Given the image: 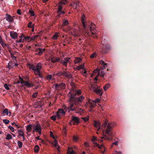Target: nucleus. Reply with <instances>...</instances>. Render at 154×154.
I'll return each instance as SVG.
<instances>
[{
  "instance_id": "13",
  "label": "nucleus",
  "mask_w": 154,
  "mask_h": 154,
  "mask_svg": "<svg viewBox=\"0 0 154 154\" xmlns=\"http://www.w3.org/2000/svg\"><path fill=\"white\" fill-rule=\"evenodd\" d=\"M33 127L34 128V130L36 132H38L39 134H41V128L39 124L38 123L35 125H34Z\"/></svg>"
},
{
  "instance_id": "64",
  "label": "nucleus",
  "mask_w": 154,
  "mask_h": 154,
  "mask_svg": "<svg viewBox=\"0 0 154 154\" xmlns=\"http://www.w3.org/2000/svg\"><path fill=\"white\" fill-rule=\"evenodd\" d=\"M113 154H121V153L119 152L115 151L113 152Z\"/></svg>"
},
{
  "instance_id": "50",
  "label": "nucleus",
  "mask_w": 154,
  "mask_h": 154,
  "mask_svg": "<svg viewBox=\"0 0 154 154\" xmlns=\"http://www.w3.org/2000/svg\"><path fill=\"white\" fill-rule=\"evenodd\" d=\"M73 139L75 142H76L78 139V138L77 137L73 136Z\"/></svg>"
},
{
  "instance_id": "40",
  "label": "nucleus",
  "mask_w": 154,
  "mask_h": 154,
  "mask_svg": "<svg viewBox=\"0 0 154 154\" xmlns=\"http://www.w3.org/2000/svg\"><path fill=\"white\" fill-rule=\"evenodd\" d=\"M61 63H63V65L66 66L67 65V62L64 60H62L60 61Z\"/></svg>"
},
{
  "instance_id": "16",
  "label": "nucleus",
  "mask_w": 154,
  "mask_h": 154,
  "mask_svg": "<svg viewBox=\"0 0 154 154\" xmlns=\"http://www.w3.org/2000/svg\"><path fill=\"white\" fill-rule=\"evenodd\" d=\"M6 20L8 22H13L14 21V18L11 16V15L8 14H7L5 16Z\"/></svg>"
},
{
  "instance_id": "52",
  "label": "nucleus",
  "mask_w": 154,
  "mask_h": 154,
  "mask_svg": "<svg viewBox=\"0 0 154 154\" xmlns=\"http://www.w3.org/2000/svg\"><path fill=\"white\" fill-rule=\"evenodd\" d=\"M36 106L35 107L36 108H40L42 107V105L39 103H36Z\"/></svg>"
},
{
  "instance_id": "6",
  "label": "nucleus",
  "mask_w": 154,
  "mask_h": 154,
  "mask_svg": "<svg viewBox=\"0 0 154 154\" xmlns=\"http://www.w3.org/2000/svg\"><path fill=\"white\" fill-rule=\"evenodd\" d=\"M81 91L79 90H77L75 91L74 93H69V96L72 99H75L79 98V97H75L76 95H79L81 94Z\"/></svg>"
},
{
  "instance_id": "26",
  "label": "nucleus",
  "mask_w": 154,
  "mask_h": 154,
  "mask_svg": "<svg viewBox=\"0 0 154 154\" xmlns=\"http://www.w3.org/2000/svg\"><path fill=\"white\" fill-rule=\"evenodd\" d=\"M34 151L35 153L38 152L39 150V147L38 145H36L34 147Z\"/></svg>"
},
{
  "instance_id": "30",
  "label": "nucleus",
  "mask_w": 154,
  "mask_h": 154,
  "mask_svg": "<svg viewBox=\"0 0 154 154\" xmlns=\"http://www.w3.org/2000/svg\"><path fill=\"white\" fill-rule=\"evenodd\" d=\"M97 72H98V74H97V76H98L99 75V74H100V71H99L97 69L94 70L93 71L92 74L93 75H94V74L96 73H97Z\"/></svg>"
},
{
  "instance_id": "54",
  "label": "nucleus",
  "mask_w": 154,
  "mask_h": 154,
  "mask_svg": "<svg viewBox=\"0 0 154 154\" xmlns=\"http://www.w3.org/2000/svg\"><path fill=\"white\" fill-rule=\"evenodd\" d=\"M51 119L53 121H55L56 120V116H53L51 117Z\"/></svg>"
},
{
  "instance_id": "23",
  "label": "nucleus",
  "mask_w": 154,
  "mask_h": 154,
  "mask_svg": "<svg viewBox=\"0 0 154 154\" xmlns=\"http://www.w3.org/2000/svg\"><path fill=\"white\" fill-rule=\"evenodd\" d=\"M76 111H74L75 112L77 113H81V112H83L84 110L82 108H78L77 107H75Z\"/></svg>"
},
{
  "instance_id": "43",
  "label": "nucleus",
  "mask_w": 154,
  "mask_h": 154,
  "mask_svg": "<svg viewBox=\"0 0 154 154\" xmlns=\"http://www.w3.org/2000/svg\"><path fill=\"white\" fill-rule=\"evenodd\" d=\"M118 141H115L114 142L112 143L111 146V147L112 148L113 146V145H115L116 146H117L118 145Z\"/></svg>"
},
{
  "instance_id": "49",
  "label": "nucleus",
  "mask_w": 154,
  "mask_h": 154,
  "mask_svg": "<svg viewBox=\"0 0 154 154\" xmlns=\"http://www.w3.org/2000/svg\"><path fill=\"white\" fill-rule=\"evenodd\" d=\"M8 128L10 129V130L12 132H14V128L11 126H8Z\"/></svg>"
},
{
  "instance_id": "33",
  "label": "nucleus",
  "mask_w": 154,
  "mask_h": 154,
  "mask_svg": "<svg viewBox=\"0 0 154 154\" xmlns=\"http://www.w3.org/2000/svg\"><path fill=\"white\" fill-rule=\"evenodd\" d=\"M83 68L85 69L84 67V65H79V66H78L77 67H76V69L77 70H79L81 69H82Z\"/></svg>"
},
{
  "instance_id": "17",
  "label": "nucleus",
  "mask_w": 154,
  "mask_h": 154,
  "mask_svg": "<svg viewBox=\"0 0 154 154\" xmlns=\"http://www.w3.org/2000/svg\"><path fill=\"white\" fill-rule=\"evenodd\" d=\"M108 47L107 45H103L101 51V52L103 54H105L107 53Z\"/></svg>"
},
{
  "instance_id": "47",
  "label": "nucleus",
  "mask_w": 154,
  "mask_h": 154,
  "mask_svg": "<svg viewBox=\"0 0 154 154\" xmlns=\"http://www.w3.org/2000/svg\"><path fill=\"white\" fill-rule=\"evenodd\" d=\"M4 86L6 90H10V88L8 87V85L7 84H5L4 85Z\"/></svg>"
},
{
  "instance_id": "28",
  "label": "nucleus",
  "mask_w": 154,
  "mask_h": 154,
  "mask_svg": "<svg viewBox=\"0 0 154 154\" xmlns=\"http://www.w3.org/2000/svg\"><path fill=\"white\" fill-rule=\"evenodd\" d=\"M29 14H30V16L31 17H33L35 15V13L34 11H33L32 8H31L30 9L29 11Z\"/></svg>"
},
{
  "instance_id": "1",
  "label": "nucleus",
  "mask_w": 154,
  "mask_h": 154,
  "mask_svg": "<svg viewBox=\"0 0 154 154\" xmlns=\"http://www.w3.org/2000/svg\"><path fill=\"white\" fill-rule=\"evenodd\" d=\"M108 121L107 119H105V121L100 127V124L99 121H94V126L97 129V131H99L100 130H102L103 132L106 134H107L109 137H108L106 136H104L103 138L106 140H112L111 137L113 136V134L112 132V128L114 125L113 122H110L108 123Z\"/></svg>"
},
{
  "instance_id": "21",
  "label": "nucleus",
  "mask_w": 154,
  "mask_h": 154,
  "mask_svg": "<svg viewBox=\"0 0 154 154\" xmlns=\"http://www.w3.org/2000/svg\"><path fill=\"white\" fill-rule=\"evenodd\" d=\"M35 75H38L39 77L42 79L43 78V76L42 74L40 72V70L39 71H34Z\"/></svg>"
},
{
  "instance_id": "18",
  "label": "nucleus",
  "mask_w": 154,
  "mask_h": 154,
  "mask_svg": "<svg viewBox=\"0 0 154 154\" xmlns=\"http://www.w3.org/2000/svg\"><path fill=\"white\" fill-rule=\"evenodd\" d=\"M73 4V8L76 9L78 6H79V1L75 0L72 2Z\"/></svg>"
},
{
  "instance_id": "34",
  "label": "nucleus",
  "mask_w": 154,
  "mask_h": 154,
  "mask_svg": "<svg viewBox=\"0 0 154 154\" xmlns=\"http://www.w3.org/2000/svg\"><path fill=\"white\" fill-rule=\"evenodd\" d=\"M12 138V137L11 135L9 134H8L7 135L6 137V140H9L10 139H11Z\"/></svg>"
},
{
  "instance_id": "12",
  "label": "nucleus",
  "mask_w": 154,
  "mask_h": 154,
  "mask_svg": "<svg viewBox=\"0 0 154 154\" xmlns=\"http://www.w3.org/2000/svg\"><path fill=\"white\" fill-rule=\"evenodd\" d=\"M95 144L96 146H97L98 148L101 149V152L103 154L106 151V149L105 147L103 145H100L96 143H95Z\"/></svg>"
},
{
  "instance_id": "22",
  "label": "nucleus",
  "mask_w": 154,
  "mask_h": 154,
  "mask_svg": "<svg viewBox=\"0 0 154 154\" xmlns=\"http://www.w3.org/2000/svg\"><path fill=\"white\" fill-rule=\"evenodd\" d=\"M14 63L13 61H10L8 63V67L9 69H10L12 68L14 66Z\"/></svg>"
},
{
  "instance_id": "25",
  "label": "nucleus",
  "mask_w": 154,
  "mask_h": 154,
  "mask_svg": "<svg viewBox=\"0 0 154 154\" xmlns=\"http://www.w3.org/2000/svg\"><path fill=\"white\" fill-rule=\"evenodd\" d=\"M32 128V125L29 124L26 126V129L28 132H30L31 131Z\"/></svg>"
},
{
  "instance_id": "15",
  "label": "nucleus",
  "mask_w": 154,
  "mask_h": 154,
  "mask_svg": "<svg viewBox=\"0 0 154 154\" xmlns=\"http://www.w3.org/2000/svg\"><path fill=\"white\" fill-rule=\"evenodd\" d=\"M88 102L90 105L89 106L91 109L94 108L96 105V101L95 100H88Z\"/></svg>"
},
{
  "instance_id": "3",
  "label": "nucleus",
  "mask_w": 154,
  "mask_h": 154,
  "mask_svg": "<svg viewBox=\"0 0 154 154\" xmlns=\"http://www.w3.org/2000/svg\"><path fill=\"white\" fill-rule=\"evenodd\" d=\"M85 16L84 15H83L82 16L81 20L82 22L83 26L85 29V30H90L91 32V35L92 36H93V35H94V34H96V31L95 29V26L93 23H91V26H90L89 23H86L85 22ZM87 34L88 35H90V34L89 32L87 33Z\"/></svg>"
},
{
  "instance_id": "20",
  "label": "nucleus",
  "mask_w": 154,
  "mask_h": 154,
  "mask_svg": "<svg viewBox=\"0 0 154 154\" xmlns=\"http://www.w3.org/2000/svg\"><path fill=\"white\" fill-rule=\"evenodd\" d=\"M10 35L11 37L14 39H16L17 38V33L14 32H10Z\"/></svg>"
},
{
  "instance_id": "32",
  "label": "nucleus",
  "mask_w": 154,
  "mask_h": 154,
  "mask_svg": "<svg viewBox=\"0 0 154 154\" xmlns=\"http://www.w3.org/2000/svg\"><path fill=\"white\" fill-rule=\"evenodd\" d=\"M18 135L21 137H23V132L20 130H18Z\"/></svg>"
},
{
  "instance_id": "2",
  "label": "nucleus",
  "mask_w": 154,
  "mask_h": 154,
  "mask_svg": "<svg viewBox=\"0 0 154 154\" xmlns=\"http://www.w3.org/2000/svg\"><path fill=\"white\" fill-rule=\"evenodd\" d=\"M84 99L85 97L83 96H81L79 98H77L73 99L70 98V99H69L70 104L68 108L65 106V109H68L70 111H76L75 107L72 108L74 105L76 106L79 104Z\"/></svg>"
},
{
  "instance_id": "45",
  "label": "nucleus",
  "mask_w": 154,
  "mask_h": 154,
  "mask_svg": "<svg viewBox=\"0 0 154 154\" xmlns=\"http://www.w3.org/2000/svg\"><path fill=\"white\" fill-rule=\"evenodd\" d=\"M59 37V36L57 34H55L52 38L54 39V40H56L57 39V38Z\"/></svg>"
},
{
  "instance_id": "35",
  "label": "nucleus",
  "mask_w": 154,
  "mask_h": 154,
  "mask_svg": "<svg viewBox=\"0 0 154 154\" xmlns=\"http://www.w3.org/2000/svg\"><path fill=\"white\" fill-rule=\"evenodd\" d=\"M17 144L18 147L19 148H21L22 147L23 145V143L21 142L20 141H17Z\"/></svg>"
},
{
  "instance_id": "62",
  "label": "nucleus",
  "mask_w": 154,
  "mask_h": 154,
  "mask_svg": "<svg viewBox=\"0 0 154 154\" xmlns=\"http://www.w3.org/2000/svg\"><path fill=\"white\" fill-rule=\"evenodd\" d=\"M50 136L53 139H54V137L53 135V134L51 131H50Z\"/></svg>"
},
{
  "instance_id": "57",
  "label": "nucleus",
  "mask_w": 154,
  "mask_h": 154,
  "mask_svg": "<svg viewBox=\"0 0 154 154\" xmlns=\"http://www.w3.org/2000/svg\"><path fill=\"white\" fill-rule=\"evenodd\" d=\"M63 131L64 132V134L66 135L67 134L66 129V127H64L63 129Z\"/></svg>"
},
{
  "instance_id": "11",
  "label": "nucleus",
  "mask_w": 154,
  "mask_h": 154,
  "mask_svg": "<svg viewBox=\"0 0 154 154\" xmlns=\"http://www.w3.org/2000/svg\"><path fill=\"white\" fill-rule=\"evenodd\" d=\"M66 69L65 71H63V76L68 79L71 78L72 77V75L69 72L66 71Z\"/></svg>"
},
{
  "instance_id": "48",
  "label": "nucleus",
  "mask_w": 154,
  "mask_h": 154,
  "mask_svg": "<svg viewBox=\"0 0 154 154\" xmlns=\"http://www.w3.org/2000/svg\"><path fill=\"white\" fill-rule=\"evenodd\" d=\"M105 74V73L104 72V71L103 70L101 71V74L100 76L101 77L103 78L104 76V75Z\"/></svg>"
},
{
  "instance_id": "19",
  "label": "nucleus",
  "mask_w": 154,
  "mask_h": 154,
  "mask_svg": "<svg viewBox=\"0 0 154 154\" xmlns=\"http://www.w3.org/2000/svg\"><path fill=\"white\" fill-rule=\"evenodd\" d=\"M94 84L91 85V88H90L91 90L93 91L98 88V86L96 85L97 82H94Z\"/></svg>"
},
{
  "instance_id": "4",
  "label": "nucleus",
  "mask_w": 154,
  "mask_h": 154,
  "mask_svg": "<svg viewBox=\"0 0 154 154\" xmlns=\"http://www.w3.org/2000/svg\"><path fill=\"white\" fill-rule=\"evenodd\" d=\"M27 66L32 69L33 71H39L42 68V64L41 63L38 64L36 66L33 65H31L30 64H28L27 65Z\"/></svg>"
},
{
  "instance_id": "55",
  "label": "nucleus",
  "mask_w": 154,
  "mask_h": 154,
  "mask_svg": "<svg viewBox=\"0 0 154 154\" xmlns=\"http://www.w3.org/2000/svg\"><path fill=\"white\" fill-rule=\"evenodd\" d=\"M32 22H30L28 24V27L29 28L32 27L33 26H32Z\"/></svg>"
},
{
  "instance_id": "41",
  "label": "nucleus",
  "mask_w": 154,
  "mask_h": 154,
  "mask_svg": "<svg viewBox=\"0 0 154 154\" xmlns=\"http://www.w3.org/2000/svg\"><path fill=\"white\" fill-rule=\"evenodd\" d=\"M38 94V92H35V93H34L32 96V97L33 98H36L37 96V95Z\"/></svg>"
},
{
  "instance_id": "46",
  "label": "nucleus",
  "mask_w": 154,
  "mask_h": 154,
  "mask_svg": "<svg viewBox=\"0 0 154 154\" xmlns=\"http://www.w3.org/2000/svg\"><path fill=\"white\" fill-rule=\"evenodd\" d=\"M100 63L101 64H102L104 66H106L107 65L106 63H105V62L103 60H101L100 61Z\"/></svg>"
},
{
  "instance_id": "61",
  "label": "nucleus",
  "mask_w": 154,
  "mask_h": 154,
  "mask_svg": "<svg viewBox=\"0 0 154 154\" xmlns=\"http://www.w3.org/2000/svg\"><path fill=\"white\" fill-rule=\"evenodd\" d=\"M96 140V138L94 136L91 139V141L93 142H94Z\"/></svg>"
},
{
  "instance_id": "56",
  "label": "nucleus",
  "mask_w": 154,
  "mask_h": 154,
  "mask_svg": "<svg viewBox=\"0 0 154 154\" xmlns=\"http://www.w3.org/2000/svg\"><path fill=\"white\" fill-rule=\"evenodd\" d=\"M52 75H49L46 76V78L48 80H51L52 79Z\"/></svg>"
},
{
  "instance_id": "7",
  "label": "nucleus",
  "mask_w": 154,
  "mask_h": 154,
  "mask_svg": "<svg viewBox=\"0 0 154 154\" xmlns=\"http://www.w3.org/2000/svg\"><path fill=\"white\" fill-rule=\"evenodd\" d=\"M65 84L63 83H61L59 84H55L54 88L57 90H60L65 88Z\"/></svg>"
},
{
  "instance_id": "27",
  "label": "nucleus",
  "mask_w": 154,
  "mask_h": 154,
  "mask_svg": "<svg viewBox=\"0 0 154 154\" xmlns=\"http://www.w3.org/2000/svg\"><path fill=\"white\" fill-rule=\"evenodd\" d=\"M81 60L82 59L81 58L79 57H76L74 61V62L75 64H76L80 62Z\"/></svg>"
},
{
  "instance_id": "59",
  "label": "nucleus",
  "mask_w": 154,
  "mask_h": 154,
  "mask_svg": "<svg viewBox=\"0 0 154 154\" xmlns=\"http://www.w3.org/2000/svg\"><path fill=\"white\" fill-rule=\"evenodd\" d=\"M68 24V22L67 20H65L63 23V25L64 26H66V25H67Z\"/></svg>"
},
{
  "instance_id": "14",
  "label": "nucleus",
  "mask_w": 154,
  "mask_h": 154,
  "mask_svg": "<svg viewBox=\"0 0 154 154\" xmlns=\"http://www.w3.org/2000/svg\"><path fill=\"white\" fill-rule=\"evenodd\" d=\"M45 51V49L41 48H37L35 49L36 54L39 55H41Z\"/></svg>"
},
{
  "instance_id": "51",
  "label": "nucleus",
  "mask_w": 154,
  "mask_h": 154,
  "mask_svg": "<svg viewBox=\"0 0 154 154\" xmlns=\"http://www.w3.org/2000/svg\"><path fill=\"white\" fill-rule=\"evenodd\" d=\"M30 38V36H28L27 37L25 36L24 38L23 39V41H26V40H29Z\"/></svg>"
},
{
  "instance_id": "5",
  "label": "nucleus",
  "mask_w": 154,
  "mask_h": 154,
  "mask_svg": "<svg viewBox=\"0 0 154 154\" xmlns=\"http://www.w3.org/2000/svg\"><path fill=\"white\" fill-rule=\"evenodd\" d=\"M20 83L23 86H26L27 88H29L32 87L34 86L32 83H30L28 81H24L21 78H20Z\"/></svg>"
},
{
  "instance_id": "60",
  "label": "nucleus",
  "mask_w": 154,
  "mask_h": 154,
  "mask_svg": "<svg viewBox=\"0 0 154 154\" xmlns=\"http://www.w3.org/2000/svg\"><path fill=\"white\" fill-rule=\"evenodd\" d=\"M24 41H23V39L22 40V39L21 38L19 40H17L16 41V42H19V43H21V42H23Z\"/></svg>"
},
{
  "instance_id": "8",
  "label": "nucleus",
  "mask_w": 154,
  "mask_h": 154,
  "mask_svg": "<svg viewBox=\"0 0 154 154\" xmlns=\"http://www.w3.org/2000/svg\"><path fill=\"white\" fill-rule=\"evenodd\" d=\"M79 120L77 117L72 116V120L69 123V124L71 125L72 123L74 125H76L79 123Z\"/></svg>"
},
{
  "instance_id": "29",
  "label": "nucleus",
  "mask_w": 154,
  "mask_h": 154,
  "mask_svg": "<svg viewBox=\"0 0 154 154\" xmlns=\"http://www.w3.org/2000/svg\"><path fill=\"white\" fill-rule=\"evenodd\" d=\"M57 13H58V14L57 17V18H58L59 17H60L61 15V14L63 15V14H64L65 13L64 11H62V10L60 11H57Z\"/></svg>"
},
{
  "instance_id": "10",
  "label": "nucleus",
  "mask_w": 154,
  "mask_h": 154,
  "mask_svg": "<svg viewBox=\"0 0 154 154\" xmlns=\"http://www.w3.org/2000/svg\"><path fill=\"white\" fill-rule=\"evenodd\" d=\"M67 2V0H63V1L60 2L58 5L57 11H60L62 9V5H65Z\"/></svg>"
},
{
  "instance_id": "37",
  "label": "nucleus",
  "mask_w": 154,
  "mask_h": 154,
  "mask_svg": "<svg viewBox=\"0 0 154 154\" xmlns=\"http://www.w3.org/2000/svg\"><path fill=\"white\" fill-rule=\"evenodd\" d=\"M63 71L61 72L60 71L58 72L57 73H56V75H57L59 76H63Z\"/></svg>"
},
{
  "instance_id": "44",
  "label": "nucleus",
  "mask_w": 154,
  "mask_h": 154,
  "mask_svg": "<svg viewBox=\"0 0 154 154\" xmlns=\"http://www.w3.org/2000/svg\"><path fill=\"white\" fill-rule=\"evenodd\" d=\"M3 122L6 124H7L9 123L10 121L8 119H4L3 120Z\"/></svg>"
},
{
  "instance_id": "58",
  "label": "nucleus",
  "mask_w": 154,
  "mask_h": 154,
  "mask_svg": "<svg viewBox=\"0 0 154 154\" xmlns=\"http://www.w3.org/2000/svg\"><path fill=\"white\" fill-rule=\"evenodd\" d=\"M11 57L13 59L15 60L16 59V57L14 56L13 53H11Z\"/></svg>"
},
{
  "instance_id": "42",
  "label": "nucleus",
  "mask_w": 154,
  "mask_h": 154,
  "mask_svg": "<svg viewBox=\"0 0 154 154\" xmlns=\"http://www.w3.org/2000/svg\"><path fill=\"white\" fill-rule=\"evenodd\" d=\"M82 119L85 122H87L89 120V117L86 116L85 117H82Z\"/></svg>"
},
{
  "instance_id": "63",
  "label": "nucleus",
  "mask_w": 154,
  "mask_h": 154,
  "mask_svg": "<svg viewBox=\"0 0 154 154\" xmlns=\"http://www.w3.org/2000/svg\"><path fill=\"white\" fill-rule=\"evenodd\" d=\"M70 59V58L69 57H66L64 60V61H65L66 62H68V61H69V60Z\"/></svg>"
},
{
  "instance_id": "31",
  "label": "nucleus",
  "mask_w": 154,
  "mask_h": 154,
  "mask_svg": "<svg viewBox=\"0 0 154 154\" xmlns=\"http://www.w3.org/2000/svg\"><path fill=\"white\" fill-rule=\"evenodd\" d=\"M110 87V85L109 84H106L103 87V89L104 91H106Z\"/></svg>"
},
{
  "instance_id": "39",
  "label": "nucleus",
  "mask_w": 154,
  "mask_h": 154,
  "mask_svg": "<svg viewBox=\"0 0 154 154\" xmlns=\"http://www.w3.org/2000/svg\"><path fill=\"white\" fill-rule=\"evenodd\" d=\"M3 113L4 114H5L6 115H8V110L7 109H5L3 111Z\"/></svg>"
},
{
  "instance_id": "9",
  "label": "nucleus",
  "mask_w": 154,
  "mask_h": 154,
  "mask_svg": "<svg viewBox=\"0 0 154 154\" xmlns=\"http://www.w3.org/2000/svg\"><path fill=\"white\" fill-rule=\"evenodd\" d=\"M65 114V112L63 109H59L57 112V116L58 119H60L61 116H64Z\"/></svg>"
},
{
  "instance_id": "24",
  "label": "nucleus",
  "mask_w": 154,
  "mask_h": 154,
  "mask_svg": "<svg viewBox=\"0 0 154 154\" xmlns=\"http://www.w3.org/2000/svg\"><path fill=\"white\" fill-rule=\"evenodd\" d=\"M103 90L102 89H97L94 91H93V92H95L96 93H97V94H99L100 96L102 95L103 94V93L102 92Z\"/></svg>"
},
{
  "instance_id": "38",
  "label": "nucleus",
  "mask_w": 154,
  "mask_h": 154,
  "mask_svg": "<svg viewBox=\"0 0 154 154\" xmlns=\"http://www.w3.org/2000/svg\"><path fill=\"white\" fill-rule=\"evenodd\" d=\"M97 57V54L96 53H94L92 54L90 56V57L91 58H93L95 57Z\"/></svg>"
},
{
  "instance_id": "53",
  "label": "nucleus",
  "mask_w": 154,
  "mask_h": 154,
  "mask_svg": "<svg viewBox=\"0 0 154 154\" xmlns=\"http://www.w3.org/2000/svg\"><path fill=\"white\" fill-rule=\"evenodd\" d=\"M84 146L86 147H90L89 143L87 142H85Z\"/></svg>"
},
{
  "instance_id": "36",
  "label": "nucleus",
  "mask_w": 154,
  "mask_h": 154,
  "mask_svg": "<svg viewBox=\"0 0 154 154\" xmlns=\"http://www.w3.org/2000/svg\"><path fill=\"white\" fill-rule=\"evenodd\" d=\"M72 151H74L73 150V149L72 148L69 147L67 149V154H70V152H71Z\"/></svg>"
}]
</instances>
